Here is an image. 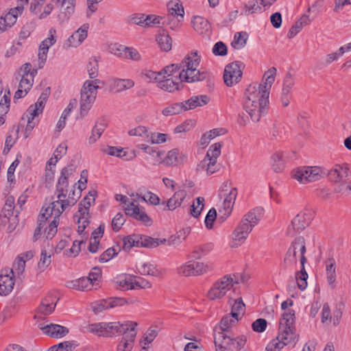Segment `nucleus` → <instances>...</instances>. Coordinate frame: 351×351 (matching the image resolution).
Listing matches in <instances>:
<instances>
[{"label": "nucleus", "instance_id": "f257e3e1", "mask_svg": "<svg viewBox=\"0 0 351 351\" xmlns=\"http://www.w3.org/2000/svg\"><path fill=\"white\" fill-rule=\"evenodd\" d=\"M75 170V168L73 165L65 167L61 170L60 176L58 178L56 189L57 199L53 200L48 205L51 207V212L53 211L55 213V218H56L50 225L48 232L50 237L57 233L60 221L59 218L61 214L67 208L74 206L78 199V195L77 197H71V194H69L68 197H66L69 178L73 175Z\"/></svg>", "mask_w": 351, "mask_h": 351}, {"label": "nucleus", "instance_id": "f03ea898", "mask_svg": "<svg viewBox=\"0 0 351 351\" xmlns=\"http://www.w3.org/2000/svg\"><path fill=\"white\" fill-rule=\"evenodd\" d=\"M348 169L346 167L341 165H335L329 171L320 167L303 166L293 169L291 176L302 184L319 180L326 175L329 176L332 181L338 182L343 177L347 176Z\"/></svg>", "mask_w": 351, "mask_h": 351}, {"label": "nucleus", "instance_id": "7ed1b4c3", "mask_svg": "<svg viewBox=\"0 0 351 351\" xmlns=\"http://www.w3.org/2000/svg\"><path fill=\"white\" fill-rule=\"evenodd\" d=\"M269 97L265 90L261 92L256 86L250 85L244 93L243 107L254 122H258L268 110Z\"/></svg>", "mask_w": 351, "mask_h": 351}, {"label": "nucleus", "instance_id": "20e7f679", "mask_svg": "<svg viewBox=\"0 0 351 351\" xmlns=\"http://www.w3.org/2000/svg\"><path fill=\"white\" fill-rule=\"evenodd\" d=\"M264 210L256 207L245 214L232 234L231 247H237L245 242L253 228L263 217Z\"/></svg>", "mask_w": 351, "mask_h": 351}, {"label": "nucleus", "instance_id": "39448f33", "mask_svg": "<svg viewBox=\"0 0 351 351\" xmlns=\"http://www.w3.org/2000/svg\"><path fill=\"white\" fill-rule=\"evenodd\" d=\"M137 323L128 321L124 323L117 322H100L89 324L87 327L88 332L99 337H110L114 335L122 334V338H126V335L133 330H136Z\"/></svg>", "mask_w": 351, "mask_h": 351}, {"label": "nucleus", "instance_id": "423d86ee", "mask_svg": "<svg viewBox=\"0 0 351 351\" xmlns=\"http://www.w3.org/2000/svg\"><path fill=\"white\" fill-rule=\"evenodd\" d=\"M200 63V56L197 51H191L181 62L182 71L179 73L180 80L182 82L192 83L206 80L209 73L206 71L201 72L197 70Z\"/></svg>", "mask_w": 351, "mask_h": 351}, {"label": "nucleus", "instance_id": "0eeeda50", "mask_svg": "<svg viewBox=\"0 0 351 351\" xmlns=\"http://www.w3.org/2000/svg\"><path fill=\"white\" fill-rule=\"evenodd\" d=\"M306 252L305 239L299 236L294 239L288 248L282 265L284 269H292L297 264L298 257L300 258L301 266L307 262L305 256Z\"/></svg>", "mask_w": 351, "mask_h": 351}, {"label": "nucleus", "instance_id": "6e6552de", "mask_svg": "<svg viewBox=\"0 0 351 351\" xmlns=\"http://www.w3.org/2000/svg\"><path fill=\"white\" fill-rule=\"evenodd\" d=\"M276 337L286 345L298 341V335L296 334L295 326L294 310H289L282 314L280 319L278 332Z\"/></svg>", "mask_w": 351, "mask_h": 351}, {"label": "nucleus", "instance_id": "1a4fd4ad", "mask_svg": "<svg viewBox=\"0 0 351 351\" xmlns=\"http://www.w3.org/2000/svg\"><path fill=\"white\" fill-rule=\"evenodd\" d=\"M246 341L247 338L245 335L233 337L224 332L214 333L216 351H239L245 346Z\"/></svg>", "mask_w": 351, "mask_h": 351}, {"label": "nucleus", "instance_id": "9d476101", "mask_svg": "<svg viewBox=\"0 0 351 351\" xmlns=\"http://www.w3.org/2000/svg\"><path fill=\"white\" fill-rule=\"evenodd\" d=\"M100 83L104 84V82L99 80H95L92 82L87 80L84 82L81 90L80 109L81 117H85L91 108L97 97V90L99 88V86L97 84Z\"/></svg>", "mask_w": 351, "mask_h": 351}, {"label": "nucleus", "instance_id": "9b49d317", "mask_svg": "<svg viewBox=\"0 0 351 351\" xmlns=\"http://www.w3.org/2000/svg\"><path fill=\"white\" fill-rule=\"evenodd\" d=\"M234 284H238L230 275H226L217 280L207 293V297L210 300L223 298L228 291L233 288Z\"/></svg>", "mask_w": 351, "mask_h": 351}, {"label": "nucleus", "instance_id": "f8f14e48", "mask_svg": "<svg viewBox=\"0 0 351 351\" xmlns=\"http://www.w3.org/2000/svg\"><path fill=\"white\" fill-rule=\"evenodd\" d=\"M51 207L48 205L47 206H43V208H41L40 213L38 215V226L34 230L32 237V240L34 242L38 241L40 238V236L42 235L43 228L46 225L47 221H49V219L51 217H53V219L49 222L48 227L45 228V232L46 234L47 239H51L56 235V234H53V236L50 237L48 233L51 223L55 219H56V218H55V213L53 211L51 212Z\"/></svg>", "mask_w": 351, "mask_h": 351}, {"label": "nucleus", "instance_id": "ddd939ff", "mask_svg": "<svg viewBox=\"0 0 351 351\" xmlns=\"http://www.w3.org/2000/svg\"><path fill=\"white\" fill-rule=\"evenodd\" d=\"M136 202L137 200L132 199L127 206L124 207L125 215L146 226H150L153 223L152 219L147 215L143 207H140L136 204Z\"/></svg>", "mask_w": 351, "mask_h": 351}, {"label": "nucleus", "instance_id": "4468645a", "mask_svg": "<svg viewBox=\"0 0 351 351\" xmlns=\"http://www.w3.org/2000/svg\"><path fill=\"white\" fill-rule=\"evenodd\" d=\"M244 65L242 62L235 61L228 64L224 69L223 80L228 86L237 84L242 77Z\"/></svg>", "mask_w": 351, "mask_h": 351}, {"label": "nucleus", "instance_id": "2eb2a0df", "mask_svg": "<svg viewBox=\"0 0 351 351\" xmlns=\"http://www.w3.org/2000/svg\"><path fill=\"white\" fill-rule=\"evenodd\" d=\"M56 30L51 28L49 30V37L41 42L38 51V69H42L46 62L49 48L56 42Z\"/></svg>", "mask_w": 351, "mask_h": 351}, {"label": "nucleus", "instance_id": "dca6fc26", "mask_svg": "<svg viewBox=\"0 0 351 351\" xmlns=\"http://www.w3.org/2000/svg\"><path fill=\"white\" fill-rule=\"evenodd\" d=\"M313 217L311 210H304L298 213L292 220L291 226L295 232H300L308 227Z\"/></svg>", "mask_w": 351, "mask_h": 351}, {"label": "nucleus", "instance_id": "f3484780", "mask_svg": "<svg viewBox=\"0 0 351 351\" xmlns=\"http://www.w3.org/2000/svg\"><path fill=\"white\" fill-rule=\"evenodd\" d=\"M10 269H3L0 274V295H8L12 292L14 285V276Z\"/></svg>", "mask_w": 351, "mask_h": 351}, {"label": "nucleus", "instance_id": "a211bd4d", "mask_svg": "<svg viewBox=\"0 0 351 351\" xmlns=\"http://www.w3.org/2000/svg\"><path fill=\"white\" fill-rule=\"evenodd\" d=\"M187 156L180 153L178 149H173L168 152L165 158H162L161 164L165 166L178 165L186 161Z\"/></svg>", "mask_w": 351, "mask_h": 351}, {"label": "nucleus", "instance_id": "6ab92c4d", "mask_svg": "<svg viewBox=\"0 0 351 351\" xmlns=\"http://www.w3.org/2000/svg\"><path fill=\"white\" fill-rule=\"evenodd\" d=\"M187 193L184 189H180L174 193L173 195L167 202H163L162 204L165 206L164 210H174L182 205L184 199L186 198Z\"/></svg>", "mask_w": 351, "mask_h": 351}, {"label": "nucleus", "instance_id": "aec40b11", "mask_svg": "<svg viewBox=\"0 0 351 351\" xmlns=\"http://www.w3.org/2000/svg\"><path fill=\"white\" fill-rule=\"evenodd\" d=\"M89 25L83 24L77 30H76L70 37H69L68 47H77L86 38Z\"/></svg>", "mask_w": 351, "mask_h": 351}, {"label": "nucleus", "instance_id": "412c9836", "mask_svg": "<svg viewBox=\"0 0 351 351\" xmlns=\"http://www.w3.org/2000/svg\"><path fill=\"white\" fill-rule=\"evenodd\" d=\"M181 83L179 75H176L174 77H162L160 81H158V87L172 93L180 89Z\"/></svg>", "mask_w": 351, "mask_h": 351}, {"label": "nucleus", "instance_id": "4be33fe9", "mask_svg": "<svg viewBox=\"0 0 351 351\" xmlns=\"http://www.w3.org/2000/svg\"><path fill=\"white\" fill-rule=\"evenodd\" d=\"M42 112H43L40 111V109H38L36 106L31 105L27 108L24 114V116L27 119V123L25 131V138L29 135L30 132L36 125V122L34 121V118L38 117Z\"/></svg>", "mask_w": 351, "mask_h": 351}, {"label": "nucleus", "instance_id": "5701e85b", "mask_svg": "<svg viewBox=\"0 0 351 351\" xmlns=\"http://www.w3.org/2000/svg\"><path fill=\"white\" fill-rule=\"evenodd\" d=\"M327 282L334 289L336 287V261L333 257L328 258L324 261Z\"/></svg>", "mask_w": 351, "mask_h": 351}, {"label": "nucleus", "instance_id": "b1692460", "mask_svg": "<svg viewBox=\"0 0 351 351\" xmlns=\"http://www.w3.org/2000/svg\"><path fill=\"white\" fill-rule=\"evenodd\" d=\"M134 85V82L130 79L113 78L110 81V89L114 93H119L131 88Z\"/></svg>", "mask_w": 351, "mask_h": 351}, {"label": "nucleus", "instance_id": "393cba45", "mask_svg": "<svg viewBox=\"0 0 351 351\" xmlns=\"http://www.w3.org/2000/svg\"><path fill=\"white\" fill-rule=\"evenodd\" d=\"M45 334L53 338H60L69 333V329L64 326L51 324L42 328Z\"/></svg>", "mask_w": 351, "mask_h": 351}, {"label": "nucleus", "instance_id": "a878e982", "mask_svg": "<svg viewBox=\"0 0 351 351\" xmlns=\"http://www.w3.org/2000/svg\"><path fill=\"white\" fill-rule=\"evenodd\" d=\"M277 70L275 67H271L268 69L263 75V80H265L264 84H260L256 88H258L261 92L266 91L269 95V90L271 85L275 81V76L276 75Z\"/></svg>", "mask_w": 351, "mask_h": 351}, {"label": "nucleus", "instance_id": "bb28decb", "mask_svg": "<svg viewBox=\"0 0 351 351\" xmlns=\"http://www.w3.org/2000/svg\"><path fill=\"white\" fill-rule=\"evenodd\" d=\"M137 147L152 157L154 165L161 164L162 158L164 157L165 155L163 151L158 150L154 147L143 143L137 145Z\"/></svg>", "mask_w": 351, "mask_h": 351}, {"label": "nucleus", "instance_id": "cd10ccee", "mask_svg": "<svg viewBox=\"0 0 351 351\" xmlns=\"http://www.w3.org/2000/svg\"><path fill=\"white\" fill-rule=\"evenodd\" d=\"M106 127V120L103 117L98 119L95 122V124L91 132V135L88 138L89 143L93 144L95 143L97 140L100 138Z\"/></svg>", "mask_w": 351, "mask_h": 351}, {"label": "nucleus", "instance_id": "c85d7f7f", "mask_svg": "<svg viewBox=\"0 0 351 351\" xmlns=\"http://www.w3.org/2000/svg\"><path fill=\"white\" fill-rule=\"evenodd\" d=\"M55 308L54 298L51 295H49L42 300L40 305L38 308L37 315L35 317L39 316V314L45 316L49 315L52 313Z\"/></svg>", "mask_w": 351, "mask_h": 351}, {"label": "nucleus", "instance_id": "c756f323", "mask_svg": "<svg viewBox=\"0 0 351 351\" xmlns=\"http://www.w3.org/2000/svg\"><path fill=\"white\" fill-rule=\"evenodd\" d=\"M97 191L93 190L88 192V194L83 198L78 204V213L87 215L89 214V208L95 200Z\"/></svg>", "mask_w": 351, "mask_h": 351}, {"label": "nucleus", "instance_id": "7c9ffc66", "mask_svg": "<svg viewBox=\"0 0 351 351\" xmlns=\"http://www.w3.org/2000/svg\"><path fill=\"white\" fill-rule=\"evenodd\" d=\"M209 97L205 95L193 96L189 99L183 101L186 111L194 109L198 106H203L208 104Z\"/></svg>", "mask_w": 351, "mask_h": 351}, {"label": "nucleus", "instance_id": "2f4dec72", "mask_svg": "<svg viewBox=\"0 0 351 351\" xmlns=\"http://www.w3.org/2000/svg\"><path fill=\"white\" fill-rule=\"evenodd\" d=\"M120 285L128 289H134L137 287L141 289H149L152 287L151 283L148 280L142 278H138V279L134 280H125L123 282L121 281Z\"/></svg>", "mask_w": 351, "mask_h": 351}, {"label": "nucleus", "instance_id": "473e14b6", "mask_svg": "<svg viewBox=\"0 0 351 351\" xmlns=\"http://www.w3.org/2000/svg\"><path fill=\"white\" fill-rule=\"evenodd\" d=\"M239 319V318H235L230 314L224 315L219 324V327L216 328L215 330V333L217 332H224L227 334H230V329L237 323Z\"/></svg>", "mask_w": 351, "mask_h": 351}, {"label": "nucleus", "instance_id": "72a5a7b5", "mask_svg": "<svg viewBox=\"0 0 351 351\" xmlns=\"http://www.w3.org/2000/svg\"><path fill=\"white\" fill-rule=\"evenodd\" d=\"M66 286L68 288L82 291L91 289L90 280L86 277L68 281L66 283Z\"/></svg>", "mask_w": 351, "mask_h": 351}, {"label": "nucleus", "instance_id": "f704fd0d", "mask_svg": "<svg viewBox=\"0 0 351 351\" xmlns=\"http://www.w3.org/2000/svg\"><path fill=\"white\" fill-rule=\"evenodd\" d=\"M138 272L141 275H149L153 276H159L161 275V271L156 265L151 263H142L140 262L136 265Z\"/></svg>", "mask_w": 351, "mask_h": 351}, {"label": "nucleus", "instance_id": "c9c22d12", "mask_svg": "<svg viewBox=\"0 0 351 351\" xmlns=\"http://www.w3.org/2000/svg\"><path fill=\"white\" fill-rule=\"evenodd\" d=\"M136 330H133L126 335V338H122L117 346V351H131L136 336Z\"/></svg>", "mask_w": 351, "mask_h": 351}, {"label": "nucleus", "instance_id": "e433bc0d", "mask_svg": "<svg viewBox=\"0 0 351 351\" xmlns=\"http://www.w3.org/2000/svg\"><path fill=\"white\" fill-rule=\"evenodd\" d=\"M166 242V239H154L148 236L139 235V247H156L161 244H165Z\"/></svg>", "mask_w": 351, "mask_h": 351}, {"label": "nucleus", "instance_id": "4c0bfd02", "mask_svg": "<svg viewBox=\"0 0 351 351\" xmlns=\"http://www.w3.org/2000/svg\"><path fill=\"white\" fill-rule=\"evenodd\" d=\"M272 169L279 173L283 171L285 167V154L282 152H277L271 156Z\"/></svg>", "mask_w": 351, "mask_h": 351}, {"label": "nucleus", "instance_id": "58836bf2", "mask_svg": "<svg viewBox=\"0 0 351 351\" xmlns=\"http://www.w3.org/2000/svg\"><path fill=\"white\" fill-rule=\"evenodd\" d=\"M168 15L167 17L184 18V10L182 5L178 2H169L167 3Z\"/></svg>", "mask_w": 351, "mask_h": 351}, {"label": "nucleus", "instance_id": "ea45409f", "mask_svg": "<svg viewBox=\"0 0 351 351\" xmlns=\"http://www.w3.org/2000/svg\"><path fill=\"white\" fill-rule=\"evenodd\" d=\"M77 99H73L70 101L69 105L67 107L64 109L63 111L58 123H57V129L58 131H60L62 129H63L66 124V117L69 115L71 112L73 108H75L77 106Z\"/></svg>", "mask_w": 351, "mask_h": 351}, {"label": "nucleus", "instance_id": "a19ab883", "mask_svg": "<svg viewBox=\"0 0 351 351\" xmlns=\"http://www.w3.org/2000/svg\"><path fill=\"white\" fill-rule=\"evenodd\" d=\"M156 41L162 51H169L171 49L172 39L165 30L158 34Z\"/></svg>", "mask_w": 351, "mask_h": 351}, {"label": "nucleus", "instance_id": "79ce46f5", "mask_svg": "<svg viewBox=\"0 0 351 351\" xmlns=\"http://www.w3.org/2000/svg\"><path fill=\"white\" fill-rule=\"evenodd\" d=\"M221 147L222 144L220 143L212 145L207 151L206 156L202 160V164L204 165L206 161H208V160H217L221 154Z\"/></svg>", "mask_w": 351, "mask_h": 351}, {"label": "nucleus", "instance_id": "37998d69", "mask_svg": "<svg viewBox=\"0 0 351 351\" xmlns=\"http://www.w3.org/2000/svg\"><path fill=\"white\" fill-rule=\"evenodd\" d=\"M220 169V165L217 163V160H208L204 165L202 160L197 165V170H206L207 175H212L217 172Z\"/></svg>", "mask_w": 351, "mask_h": 351}, {"label": "nucleus", "instance_id": "c03bdc74", "mask_svg": "<svg viewBox=\"0 0 351 351\" xmlns=\"http://www.w3.org/2000/svg\"><path fill=\"white\" fill-rule=\"evenodd\" d=\"M186 111L183 102L175 103L165 108L162 113L165 116H173Z\"/></svg>", "mask_w": 351, "mask_h": 351}, {"label": "nucleus", "instance_id": "a18cd8bd", "mask_svg": "<svg viewBox=\"0 0 351 351\" xmlns=\"http://www.w3.org/2000/svg\"><path fill=\"white\" fill-rule=\"evenodd\" d=\"M233 206L234 204L232 203L223 200L221 207L219 209L218 221L220 223H223L230 216L232 211Z\"/></svg>", "mask_w": 351, "mask_h": 351}, {"label": "nucleus", "instance_id": "49530a36", "mask_svg": "<svg viewBox=\"0 0 351 351\" xmlns=\"http://www.w3.org/2000/svg\"><path fill=\"white\" fill-rule=\"evenodd\" d=\"M132 247H139V235H128L123 239V248L124 250H130Z\"/></svg>", "mask_w": 351, "mask_h": 351}, {"label": "nucleus", "instance_id": "de8ad7c7", "mask_svg": "<svg viewBox=\"0 0 351 351\" xmlns=\"http://www.w3.org/2000/svg\"><path fill=\"white\" fill-rule=\"evenodd\" d=\"M10 90H5L4 95L0 100V116L5 117L10 109Z\"/></svg>", "mask_w": 351, "mask_h": 351}, {"label": "nucleus", "instance_id": "09e8293b", "mask_svg": "<svg viewBox=\"0 0 351 351\" xmlns=\"http://www.w3.org/2000/svg\"><path fill=\"white\" fill-rule=\"evenodd\" d=\"M204 197H199L196 198V202H193L190 208V214L193 217L197 218L200 215L204 207Z\"/></svg>", "mask_w": 351, "mask_h": 351}, {"label": "nucleus", "instance_id": "8fccbe9b", "mask_svg": "<svg viewBox=\"0 0 351 351\" xmlns=\"http://www.w3.org/2000/svg\"><path fill=\"white\" fill-rule=\"evenodd\" d=\"M75 217H77V232L80 234H82L84 233V230L89 225L90 223V214H88L87 215H81L79 214L78 212L75 215Z\"/></svg>", "mask_w": 351, "mask_h": 351}, {"label": "nucleus", "instance_id": "3c124183", "mask_svg": "<svg viewBox=\"0 0 351 351\" xmlns=\"http://www.w3.org/2000/svg\"><path fill=\"white\" fill-rule=\"evenodd\" d=\"M192 24L195 30L199 34H203L204 30H206L208 27L207 20L199 16L193 17Z\"/></svg>", "mask_w": 351, "mask_h": 351}, {"label": "nucleus", "instance_id": "603ef678", "mask_svg": "<svg viewBox=\"0 0 351 351\" xmlns=\"http://www.w3.org/2000/svg\"><path fill=\"white\" fill-rule=\"evenodd\" d=\"M14 197L13 196H8L2 209L3 217L9 219L12 216L14 215Z\"/></svg>", "mask_w": 351, "mask_h": 351}, {"label": "nucleus", "instance_id": "864d4df0", "mask_svg": "<svg viewBox=\"0 0 351 351\" xmlns=\"http://www.w3.org/2000/svg\"><path fill=\"white\" fill-rule=\"evenodd\" d=\"M295 278L298 288L303 291L307 287L308 274L305 270L304 265L301 267L300 271L296 273Z\"/></svg>", "mask_w": 351, "mask_h": 351}, {"label": "nucleus", "instance_id": "5fc2aeb1", "mask_svg": "<svg viewBox=\"0 0 351 351\" xmlns=\"http://www.w3.org/2000/svg\"><path fill=\"white\" fill-rule=\"evenodd\" d=\"M25 267V261L23 257L19 256L16 258L14 262L13 263L12 267L10 269V271H12L11 274L14 276V275H21L24 271Z\"/></svg>", "mask_w": 351, "mask_h": 351}, {"label": "nucleus", "instance_id": "6e6d98bb", "mask_svg": "<svg viewBox=\"0 0 351 351\" xmlns=\"http://www.w3.org/2000/svg\"><path fill=\"white\" fill-rule=\"evenodd\" d=\"M191 232V228L186 227L178 231L174 237H171V240L169 241V245L178 244L181 241L184 240Z\"/></svg>", "mask_w": 351, "mask_h": 351}, {"label": "nucleus", "instance_id": "4d7b16f0", "mask_svg": "<svg viewBox=\"0 0 351 351\" xmlns=\"http://www.w3.org/2000/svg\"><path fill=\"white\" fill-rule=\"evenodd\" d=\"M245 312V304L241 298L234 300L232 306L230 315L235 318H239L240 315H243Z\"/></svg>", "mask_w": 351, "mask_h": 351}, {"label": "nucleus", "instance_id": "13d9d810", "mask_svg": "<svg viewBox=\"0 0 351 351\" xmlns=\"http://www.w3.org/2000/svg\"><path fill=\"white\" fill-rule=\"evenodd\" d=\"M285 128L281 123H275L271 131V139L274 140H281L285 136Z\"/></svg>", "mask_w": 351, "mask_h": 351}, {"label": "nucleus", "instance_id": "bf43d9fd", "mask_svg": "<svg viewBox=\"0 0 351 351\" xmlns=\"http://www.w3.org/2000/svg\"><path fill=\"white\" fill-rule=\"evenodd\" d=\"M212 249L210 244H206L201 246H197L194 248L192 252V258L195 259H199L202 256L207 254Z\"/></svg>", "mask_w": 351, "mask_h": 351}, {"label": "nucleus", "instance_id": "052dcab7", "mask_svg": "<svg viewBox=\"0 0 351 351\" xmlns=\"http://www.w3.org/2000/svg\"><path fill=\"white\" fill-rule=\"evenodd\" d=\"M90 282V288L94 285H98L101 278V269L98 267H95L90 271L88 276L86 277Z\"/></svg>", "mask_w": 351, "mask_h": 351}, {"label": "nucleus", "instance_id": "680f3d73", "mask_svg": "<svg viewBox=\"0 0 351 351\" xmlns=\"http://www.w3.org/2000/svg\"><path fill=\"white\" fill-rule=\"evenodd\" d=\"M247 34L245 32H239L234 35V40L232 42L231 45L234 49H241L245 44L247 40Z\"/></svg>", "mask_w": 351, "mask_h": 351}, {"label": "nucleus", "instance_id": "e2e57ef3", "mask_svg": "<svg viewBox=\"0 0 351 351\" xmlns=\"http://www.w3.org/2000/svg\"><path fill=\"white\" fill-rule=\"evenodd\" d=\"M36 28V23L34 21L26 23L19 33V40H25L28 38Z\"/></svg>", "mask_w": 351, "mask_h": 351}, {"label": "nucleus", "instance_id": "0e129e2a", "mask_svg": "<svg viewBox=\"0 0 351 351\" xmlns=\"http://www.w3.org/2000/svg\"><path fill=\"white\" fill-rule=\"evenodd\" d=\"M51 254L47 253L46 250H43L40 254V258L38 263V267L40 271H44L51 263Z\"/></svg>", "mask_w": 351, "mask_h": 351}, {"label": "nucleus", "instance_id": "69168bd1", "mask_svg": "<svg viewBox=\"0 0 351 351\" xmlns=\"http://www.w3.org/2000/svg\"><path fill=\"white\" fill-rule=\"evenodd\" d=\"M181 69V62L180 64H172L163 68L160 71L162 72V77H174L175 73Z\"/></svg>", "mask_w": 351, "mask_h": 351}, {"label": "nucleus", "instance_id": "338daca9", "mask_svg": "<svg viewBox=\"0 0 351 351\" xmlns=\"http://www.w3.org/2000/svg\"><path fill=\"white\" fill-rule=\"evenodd\" d=\"M34 83V75H27V74H23L22 78L19 83V88H23L24 92L27 93L31 89Z\"/></svg>", "mask_w": 351, "mask_h": 351}, {"label": "nucleus", "instance_id": "774afa93", "mask_svg": "<svg viewBox=\"0 0 351 351\" xmlns=\"http://www.w3.org/2000/svg\"><path fill=\"white\" fill-rule=\"evenodd\" d=\"M285 346L283 341L276 337L267 344L265 351H280Z\"/></svg>", "mask_w": 351, "mask_h": 351}]
</instances>
